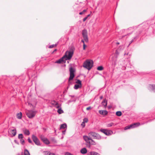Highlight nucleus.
Returning <instances> with one entry per match:
<instances>
[{"mask_svg": "<svg viewBox=\"0 0 155 155\" xmlns=\"http://www.w3.org/2000/svg\"><path fill=\"white\" fill-rule=\"evenodd\" d=\"M97 133L91 132L88 134V136H84L83 138L84 140L89 144L92 145H95L96 144V142L94 141L92 138H93Z\"/></svg>", "mask_w": 155, "mask_h": 155, "instance_id": "nucleus-1", "label": "nucleus"}, {"mask_svg": "<svg viewBox=\"0 0 155 155\" xmlns=\"http://www.w3.org/2000/svg\"><path fill=\"white\" fill-rule=\"evenodd\" d=\"M74 54L73 50H70L69 51H66L65 54L63 56L65 60H69L71 59Z\"/></svg>", "mask_w": 155, "mask_h": 155, "instance_id": "nucleus-2", "label": "nucleus"}, {"mask_svg": "<svg viewBox=\"0 0 155 155\" xmlns=\"http://www.w3.org/2000/svg\"><path fill=\"white\" fill-rule=\"evenodd\" d=\"M93 65V61L92 60H87L84 63L83 66L90 70L92 68Z\"/></svg>", "mask_w": 155, "mask_h": 155, "instance_id": "nucleus-3", "label": "nucleus"}, {"mask_svg": "<svg viewBox=\"0 0 155 155\" xmlns=\"http://www.w3.org/2000/svg\"><path fill=\"white\" fill-rule=\"evenodd\" d=\"M36 112L31 110H26L25 114L29 118H32L35 117Z\"/></svg>", "mask_w": 155, "mask_h": 155, "instance_id": "nucleus-4", "label": "nucleus"}, {"mask_svg": "<svg viewBox=\"0 0 155 155\" xmlns=\"http://www.w3.org/2000/svg\"><path fill=\"white\" fill-rule=\"evenodd\" d=\"M82 35L83 39L86 43L88 42V38L87 35V31L85 29H84L82 31Z\"/></svg>", "mask_w": 155, "mask_h": 155, "instance_id": "nucleus-5", "label": "nucleus"}, {"mask_svg": "<svg viewBox=\"0 0 155 155\" xmlns=\"http://www.w3.org/2000/svg\"><path fill=\"white\" fill-rule=\"evenodd\" d=\"M69 70L70 71V76L69 79V81L72 80L74 76V69L72 68L71 67L70 68Z\"/></svg>", "mask_w": 155, "mask_h": 155, "instance_id": "nucleus-6", "label": "nucleus"}, {"mask_svg": "<svg viewBox=\"0 0 155 155\" xmlns=\"http://www.w3.org/2000/svg\"><path fill=\"white\" fill-rule=\"evenodd\" d=\"M32 138L33 141L36 145H40V141L36 136L34 135H33L32 136Z\"/></svg>", "mask_w": 155, "mask_h": 155, "instance_id": "nucleus-7", "label": "nucleus"}, {"mask_svg": "<svg viewBox=\"0 0 155 155\" xmlns=\"http://www.w3.org/2000/svg\"><path fill=\"white\" fill-rule=\"evenodd\" d=\"M76 83L77 84H76L74 85V88L75 89H77L79 88H81V81L79 80H77V81L76 82Z\"/></svg>", "mask_w": 155, "mask_h": 155, "instance_id": "nucleus-8", "label": "nucleus"}, {"mask_svg": "<svg viewBox=\"0 0 155 155\" xmlns=\"http://www.w3.org/2000/svg\"><path fill=\"white\" fill-rule=\"evenodd\" d=\"M40 137L41 139V140L45 144H48L50 142L48 139L45 138L44 136L42 135H41L40 136Z\"/></svg>", "mask_w": 155, "mask_h": 155, "instance_id": "nucleus-9", "label": "nucleus"}, {"mask_svg": "<svg viewBox=\"0 0 155 155\" xmlns=\"http://www.w3.org/2000/svg\"><path fill=\"white\" fill-rule=\"evenodd\" d=\"M51 104L53 106L57 108H59L60 107V105L57 102H56L55 101H52L51 102Z\"/></svg>", "mask_w": 155, "mask_h": 155, "instance_id": "nucleus-10", "label": "nucleus"}, {"mask_svg": "<svg viewBox=\"0 0 155 155\" xmlns=\"http://www.w3.org/2000/svg\"><path fill=\"white\" fill-rule=\"evenodd\" d=\"M148 89L150 91H155V85H150L148 86Z\"/></svg>", "mask_w": 155, "mask_h": 155, "instance_id": "nucleus-11", "label": "nucleus"}, {"mask_svg": "<svg viewBox=\"0 0 155 155\" xmlns=\"http://www.w3.org/2000/svg\"><path fill=\"white\" fill-rule=\"evenodd\" d=\"M102 131L107 135H110L112 133V131L111 130H103Z\"/></svg>", "mask_w": 155, "mask_h": 155, "instance_id": "nucleus-12", "label": "nucleus"}, {"mask_svg": "<svg viewBox=\"0 0 155 155\" xmlns=\"http://www.w3.org/2000/svg\"><path fill=\"white\" fill-rule=\"evenodd\" d=\"M99 113L102 115H105L107 114V112L106 110H100L99 111Z\"/></svg>", "mask_w": 155, "mask_h": 155, "instance_id": "nucleus-13", "label": "nucleus"}, {"mask_svg": "<svg viewBox=\"0 0 155 155\" xmlns=\"http://www.w3.org/2000/svg\"><path fill=\"white\" fill-rule=\"evenodd\" d=\"M87 155H100L99 153L94 152L91 151L88 153Z\"/></svg>", "mask_w": 155, "mask_h": 155, "instance_id": "nucleus-14", "label": "nucleus"}, {"mask_svg": "<svg viewBox=\"0 0 155 155\" xmlns=\"http://www.w3.org/2000/svg\"><path fill=\"white\" fill-rule=\"evenodd\" d=\"M80 152L82 154H85L87 152V150L85 148H84L81 150Z\"/></svg>", "mask_w": 155, "mask_h": 155, "instance_id": "nucleus-15", "label": "nucleus"}, {"mask_svg": "<svg viewBox=\"0 0 155 155\" xmlns=\"http://www.w3.org/2000/svg\"><path fill=\"white\" fill-rule=\"evenodd\" d=\"M11 134L12 136H15L16 134V131L15 129H13L11 130L10 131Z\"/></svg>", "mask_w": 155, "mask_h": 155, "instance_id": "nucleus-16", "label": "nucleus"}, {"mask_svg": "<svg viewBox=\"0 0 155 155\" xmlns=\"http://www.w3.org/2000/svg\"><path fill=\"white\" fill-rule=\"evenodd\" d=\"M102 106H104V108H106L107 104V101L106 99H104L101 103Z\"/></svg>", "mask_w": 155, "mask_h": 155, "instance_id": "nucleus-17", "label": "nucleus"}, {"mask_svg": "<svg viewBox=\"0 0 155 155\" xmlns=\"http://www.w3.org/2000/svg\"><path fill=\"white\" fill-rule=\"evenodd\" d=\"M101 136L99 134L97 133L96 135H95V137L93 139L97 140H100L101 139Z\"/></svg>", "mask_w": 155, "mask_h": 155, "instance_id": "nucleus-18", "label": "nucleus"}, {"mask_svg": "<svg viewBox=\"0 0 155 155\" xmlns=\"http://www.w3.org/2000/svg\"><path fill=\"white\" fill-rule=\"evenodd\" d=\"M64 58H63V56L61 59L57 61L56 62H55L56 63H61L62 62L64 61Z\"/></svg>", "mask_w": 155, "mask_h": 155, "instance_id": "nucleus-19", "label": "nucleus"}, {"mask_svg": "<svg viewBox=\"0 0 155 155\" xmlns=\"http://www.w3.org/2000/svg\"><path fill=\"white\" fill-rule=\"evenodd\" d=\"M24 155H30V153H29V152L27 149H25L24 150ZM17 155H20L19 154H18ZM21 155H23V154H22Z\"/></svg>", "mask_w": 155, "mask_h": 155, "instance_id": "nucleus-20", "label": "nucleus"}, {"mask_svg": "<svg viewBox=\"0 0 155 155\" xmlns=\"http://www.w3.org/2000/svg\"><path fill=\"white\" fill-rule=\"evenodd\" d=\"M22 113L20 112L17 114V118L18 119H21V118Z\"/></svg>", "mask_w": 155, "mask_h": 155, "instance_id": "nucleus-21", "label": "nucleus"}, {"mask_svg": "<svg viewBox=\"0 0 155 155\" xmlns=\"http://www.w3.org/2000/svg\"><path fill=\"white\" fill-rule=\"evenodd\" d=\"M24 134L27 135H28L30 134V132L29 130L27 129L24 130H23Z\"/></svg>", "mask_w": 155, "mask_h": 155, "instance_id": "nucleus-22", "label": "nucleus"}, {"mask_svg": "<svg viewBox=\"0 0 155 155\" xmlns=\"http://www.w3.org/2000/svg\"><path fill=\"white\" fill-rule=\"evenodd\" d=\"M133 125L134 128L139 126L140 125V124L139 122L135 123L133 124Z\"/></svg>", "mask_w": 155, "mask_h": 155, "instance_id": "nucleus-23", "label": "nucleus"}, {"mask_svg": "<svg viewBox=\"0 0 155 155\" xmlns=\"http://www.w3.org/2000/svg\"><path fill=\"white\" fill-rule=\"evenodd\" d=\"M67 127V125L66 124H62L61 125L60 129H64L66 127Z\"/></svg>", "mask_w": 155, "mask_h": 155, "instance_id": "nucleus-24", "label": "nucleus"}, {"mask_svg": "<svg viewBox=\"0 0 155 155\" xmlns=\"http://www.w3.org/2000/svg\"><path fill=\"white\" fill-rule=\"evenodd\" d=\"M116 114L118 116H120L122 115V113L121 111H118L116 112Z\"/></svg>", "mask_w": 155, "mask_h": 155, "instance_id": "nucleus-25", "label": "nucleus"}, {"mask_svg": "<svg viewBox=\"0 0 155 155\" xmlns=\"http://www.w3.org/2000/svg\"><path fill=\"white\" fill-rule=\"evenodd\" d=\"M57 112L59 114H61L63 112V110L61 108L59 109Z\"/></svg>", "mask_w": 155, "mask_h": 155, "instance_id": "nucleus-26", "label": "nucleus"}, {"mask_svg": "<svg viewBox=\"0 0 155 155\" xmlns=\"http://www.w3.org/2000/svg\"><path fill=\"white\" fill-rule=\"evenodd\" d=\"M103 68L102 66H100L97 68V70L99 71H102L103 70Z\"/></svg>", "mask_w": 155, "mask_h": 155, "instance_id": "nucleus-27", "label": "nucleus"}, {"mask_svg": "<svg viewBox=\"0 0 155 155\" xmlns=\"http://www.w3.org/2000/svg\"><path fill=\"white\" fill-rule=\"evenodd\" d=\"M87 12L86 10H84L82 12L79 13V14L80 15H82L84 14L85 12Z\"/></svg>", "mask_w": 155, "mask_h": 155, "instance_id": "nucleus-28", "label": "nucleus"}, {"mask_svg": "<svg viewBox=\"0 0 155 155\" xmlns=\"http://www.w3.org/2000/svg\"><path fill=\"white\" fill-rule=\"evenodd\" d=\"M114 125V123H111L107 124V127H111Z\"/></svg>", "mask_w": 155, "mask_h": 155, "instance_id": "nucleus-29", "label": "nucleus"}, {"mask_svg": "<svg viewBox=\"0 0 155 155\" xmlns=\"http://www.w3.org/2000/svg\"><path fill=\"white\" fill-rule=\"evenodd\" d=\"M23 137V135L22 134H19L18 136V138L19 139H22V138Z\"/></svg>", "mask_w": 155, "mask_h": 155, "instance_id": "nucleus-30", "label": "nucleus"}, {"mask_svg": "<svg viewBox=\"0 0 155 155\" xmlns=\"http://www.w3.org/2000/svg\"><path fill=\"white\" fill-rule=\"evenodd\" d=\"M88 120L87 118H84L83 119V121L84 123H87L88 122Z\"/></svg>", "mask_w": 155, "mask_h": 155, "instance_id": "nucleus-31", "label": "nucleus"}, {"mask_svg": "<svg viewBox=\"0 0 155 155\" xmlns=\"http://www.w3.org/2000/svg\"><path fill=\"white\" fill-rule=\"evenodd\" d=\"M87 47V46L85 45V43H84L83 45V49L84 50Z\"/></svg>", "mask_w": 155, "mask_h": 155, "instance_id": "nucleus-32", "label": "nucleus"}, {"mask_svg": "<svg viewBox=\"0 0 155 155\" xmlns=\"http://www.w3.org/2000/svg\"><path fill=\"white\" fill-rule=\"evenodd\" d=\"M130 129V128H129V126H126L124 127V130H127V129Z\"/></svg>", "mask_w": 155, "mask_h": 155, "instance_id": "nucleus-33", "label": "nucleus"}, {"mask_svg": "<svg viewBox=\"0 0 155 155\" xmlns=\"http://www.w3.org/2000/svg\"><path fill=\"white\" fill-rule=\"evenodd\" d=\"M129 128H134V127L133 125V124H132L130 125H129Z\"/></svg>", "mask_w": 155, "mask_h": 155, "instance_id": "nucleus-34", "label": "nucleus"}, {"mask_svg": "<svg viewBox=\"0 0 155 155\" xmlns=\"http://www.w3.org/2000/svg\"><path fill=\"white\" fill-rule=\"evenodd\" d=\"M56 46V45H50L49 47V48H52L53 47H54V46Z\"/></svg>", "mask_w": 155, "mask_h": 155, "instance_id": "nucleus-35", "label": "nucleus"}, {"mask_svg": "<svg viewBox=\"0 0 155 155\" xmlns=\"http://www.w3.org/2000/svg\"><path fill=\"white\" fill-rule=\"evenodd\" d=\"M47 155H55V154L53 153H47Z\"/></svg>", "mask_w": 155, "mask_h": 155, "instance_id": "nucleus-36", "label": "nucleus"}, {"mask_svg": "<svg viewBox=\"0 0 155 155\" xmlns=\"http://www.w3.org/2000/svg\"><path fill=\"white\" fill-rule=\"evenodd\" d=\"M85 123H84V122H82L81 124V125L83 127H84L85 126Z\"/></svg>", "mask_w": 155, "mask_h": 155, "instance_id": "nucleus-37", "label": "nucleus"}, {"mask_svg": "<svg viewBox=\"0 0 155 155\" xmlns=\"http://www.w3.org/2000/svg\"><path fill=\"white\" fill-rule=\"evenodd\" d=\"M28 142L30 143H32V141L29 138H28Z\"/></svg>", "mask_w": 155, "mask_h": 155, "instance_id": "nucleus-38", "label": "nucleus"}, {"mask_svg": "<svg viewBox=\"0 0 155 155\" xmlns=\"http://www.w3.org/2000/svg\"><path fill=\"white\" fill-rule=\"evenodd\" d=\"M21 143L22 144H23V143H25V140H23V139H21Z\"/></svg>", "mask_w": 155, "mask_h": 155, "instance_id": "nucleus-39", "label": "nucleus"}, {"mask_svg": "<svg viewBox=\"0 0 155 155\" xmlns=\"http://www.w3.org/2000/svg\"><path fill=\"white\" fill-rule=\"evenodd\" d=\"M87 18V17H86L84 18L83 19V21H85Z\"/></svg>", "mask_w": 155, "mask_h": 155, "instance_id": "nucleus-40", "label": "nucleus"}, {"mask_svg": "<svg viewBox=\"0 0 155 155\" xmlns=\"http://www.w3.org/2000/svg\"><path fill=\"white\" fill-rule=\"evenodd\" d=\"M91 109V107H89L86 108V110H90Z\"/></svg>", "mask_w": 155, "mask_h": 155, "instance_id": "nucleus-41", "label": "nucleus"}, {"mask_svg": "<svg viewBox=\"0 0 155 155\" xmlns=\"http://www.w3.org/2000/svg\"><path fill=\"white\" fill-rule=\"evenodd\" d=\"M81 42H82L83 43V44H84V42H85V41H84V39H83V40H81Z\"/></svg>", "mask_w": 155, "mask_h": 155, "instance_id": "nucleus-42", "label": "nucleus"}, {"mask_svg": "<svg viewBox=\"0 0 155 155\" xmlns=\"http://www.w3.org/2000/svg\"><path fill=\"white\" fill-rule=\"evenodd\" d=\"M103 96H101L100 97V98L101 99H102V98H103Z\"/></svg>", "mask_w": 155, "mask_h": 155, "instance_id": "nucleus-43", "label": "nucleus"}, {"mask_svg": "<svg viewBox=\"0 0 155 155\" xmlns=\"http://www.w3.org/2000/svg\"><path fill=\"white\" fill-rule=\"evenodd\" d=\"M133 40H132L131 41H130V44H131V43H132V42H133Z\"/></svg>", "mask_w": 155, "mask_h": 155, "instance_id": "nucleus-44", "label": "nucleus"}, {"mask_svg": "<svg viewBox=\"0 0 155 155\" xmlns=\"http://www.w3.org/2000/svg\"><path fill=\"white\" fill-rule=\"evenodd\" d=\"M28 104H29V105L30 106V107L31 106H32V105H31V104H30V103H28Z\"/></svg>", "mask_w": 155, "mask_h": 155, "instance_id": "nucleus-45", "label": "nucleus"}, {"mask_svg": "<svg viewBox=\"0 0 155 155\" xmlns=\"http://www.w3.org/2000/svg\"><path fill=\"white\" fill-rule=\"evenodd\" d=\"M116 44L117 45H119L120 44L119 43V42H117L116 43Z\"/></svg>", "mask_w": 155, "mask_h": 155, "instance_id": "nucleus-46", "label": "nucleus"}, {"mask_svg": "<svg viewBox=\"0 0 155 155\" xmlns=\"http://www.w3.org/2000/svg\"><path fill=\"white\" fill-rule=\"evenodd\" d=\"M90 15H88L87 17V18L89 17L90 16Z\"/></svg>", "mask_w": 155, "mask_h": 155, "instance_id": "nucleus-47", "label": "nucleus"}, {"mask_svg": "<svg viewBox=\"0 0 155 155\" xmlns=\"http://www.w3.org/2000/svg\"><path fill=\"white\" fill-rule=\"evenodd\" d=\"M56 50H56V49H55L54 50V51H56Z\"/></svg>", "mask_w": 155, "mask_h": 155, "instance_id": "nucleus-48", "label": "nucleus"}]
</instances>
